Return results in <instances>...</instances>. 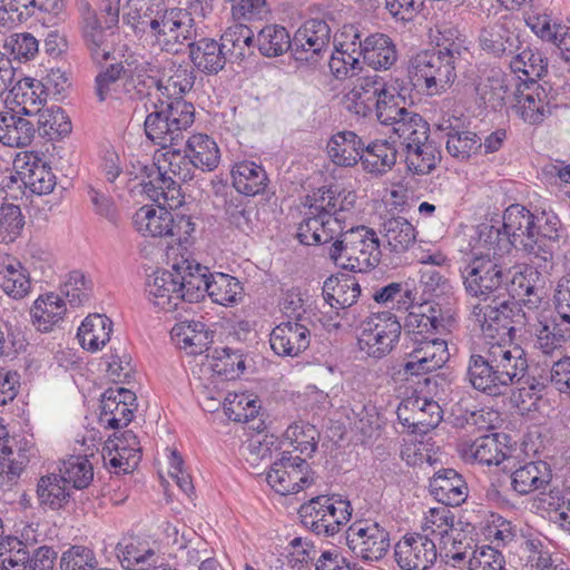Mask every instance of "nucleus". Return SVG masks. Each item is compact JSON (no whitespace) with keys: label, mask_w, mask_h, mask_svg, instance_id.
<instances>
[{"label":"nucleus","mask_w":570,"mask_h":570,"mask_svg":"<svg viewBox=\"0 0 570 570\" xmlns=\"http://www.w3.org/2000/svg\"><path fill=\"white\" fill-rule=\"evenodd\" d=\"M396 148L387 140H376L363 147V169L375 176L390 171L396 163Z\"/></svg>","instance_id":"a19ab883"},{"label":"nucleus","mask_w":570,"mask_h":570,"mask_svg":"<svg viewBox=\"0 0 570 570\" xmlns=\"http://www.w3.org/2000/svg\"><path fill=\"white\" fill-rule=\"evenodd\" d=\"M360 294V285L353 278L330 277L323 285L324 299L334 309H345L352 306Z\"/></svg>","instance_id":"a18cd8bd"},{"label":"nucleus","mask_w":570,"mask_h":570,"mask_svg":"<svg viewBox=\"0 0 570 570\" xmlns=\"http://www.w3.org/2000/svg\"><path fill=\"white\" fill-rule=\"evenodd\" d=\"M209 366L215 374L226 380H235L245 370V358L238 350L215 348L210 356Z\"/></svg>","instance_id":"de8ad7c7"},{"label":"nucleus","mask_w":570,"mask_h":570,"mask_svg":"<svg viewBox=\"0 0 570 570\" xmlns=\"http://www.w3.org/2000/svg\"><path fill=\"white\" fill-rule=\"evenodd\" d=\"M174 104L170 100L164 107L163 102L160 109L149 114L145 120L147 137L160 146L155 154L156 175H158V159L161 155L170 160L175 176L178 175V149L175 144L178 137V117L174 112Z\"/></svg>","instance_id":"f8f14e48"},{"label":"nucleus","mask_w":570,"mask_h":570,"mask_svg":"<svg viewBox=\"0 0 570 570\" xmlns=\"http://www.w3.org/2000/svg\"><path fill=\"white\" fill-rule=\"evenodd\" d=\"M136 409V395L125 387H109L100 401V423L110 429L129 424Z\"/></svg>","instance_id":"aec40b11"},{"label":"nucleus","mask_w":570,"mask_h":570,"mask_svg":"<svg viewBox=\"0 0 570 570\" xmlns=\"http://www.w3.org/2000/svg\"><path fill=\"white\" fill-rule=\"evenodd\" d=\"M185 158L202 169L213 170L219 161V150L216 142L207 135H193L186 142Z\"/></svg>","instance_id":"79ce46f5"},{"label":"nucleus","mask_w":570,"mask_h":570,"mask_svg":"<svg viewBox=\"0 0 570 570\" xmlns=\"http://www.w3.org/2000/svg\"><path fill=\"white\" fill-rule=\"evenodd\" d=\"M83 38L91 53L92 59L101 63L109 58L110 46L106 38V32L101 28L97 13L88 6L82 8Z\"/></svg>","instance_id":"ea45409f"},{"label":"nucleus","mask_w":570,"mask_h":570,"mask_svg":"<svg viewBox=\"0 0 570 570\" xmlns=\"http://www.w3.org/2000/svg\"><path fill=\"white\" fill-rule=\"evenodd\" d=\"M407 168L417 175L431 173L441 159L439 149L428 139L406 149Z\"/></svg>","instance_id":"3c124183"},{"label":"nucleus","mask_w":570,"mask_h":570,"mask_svg":"<svg viewBox=\"0 0 570 570\" xmlns=\"http://www.w3.org/2000/svg\"><path fill=\"white\" fill-rule=\"evenodd\" d=\"M331 28L324 20L309 19L294 35V52L298 60L318 57L330 48Z\"/></svg>","instance_id":"412c9836"},{"label":"nucleus","mask_w":570,"mask_h":570,"mask_svg":"<svg viewBox=\"0 0 570 570\" xmlns=\"http://www.w3.org/2000/svg\"><path fill=\"white\" fill-rule=\"evenodd\" d=\"M206 293L213 303L224 307H234L243 301L244 287L236 277L217 273L210 276Z\"/></svg>","instance_id":"37998d69"},{"label":"nucleus","mask_w":570,"mask_h":570,"mask_svg":"<svg viewBox=\"0 0 570 570\" xmlns=\"http://www.w3.org/2000/svg\"><path fill=\"white\" fill-rule=\"evenodd\" d=\"M395 561L403 570H426L436 560V547L426 535H405L394 549Z\"/></svg>","instance_id":"6ab92c4d"},{"label":"nucleus","mask_w":570,"mask_h":570,"mask_svg":"<svg viewBox=\"0 0 570 570\" xmlns=\"http://www.w3.org/2000/svg\"><path fill=\"white\" fill-rule=\"evenodd\" d=\"M346 543L356 557L377 561L389 551L390 535L377 522L356 521L347 528Z\"/></svg>","instance_id":"ddd939ff"},{"label":"nucleus","mask_w":570,"mask_h":570,"mask_svg":"<svg viewBox=\"0 0 570 570\" xmlns=\"http://www.w3.org/2000/svg\"><path fill=\"white\" fill-rule=\"evenodd\" d=\"M188 57L195 68L203 72L216 73L225 66L226 58L222 47L215 40L200 39L188 42Z\"/></svg>","instance_id":"c9c22d12"},{"label":"nucleus","mask_w":570,"mask_h":570,"mask_svg":"<svg viewBox=\"0 0 570 570\" xmlns=\"http://www.w3.org/2000/svg\"><path fill=\"white\" fill-rule=\"evenodd\" d=\"M234 188L245 196H256L263 193L268 183L265 169L254 161H240L232 169Z\"/></svg>","instance_id":"72a5a7b5"},{"label":"nucleus","mask_w":570,"mask_h":570,"mask_svg":"<svg viewBox=\"0 0 570 570\" xmlns=\"http://www.w3.org/2000/svg\"><path fill=\"white\" fill-rule=\"evenodd\" d=\"M35 14V0H0V27L10 30Z\"/></svg>","instance_id":"052dcab7"},{"label":"nucleus","mask_w":570,"mask_h":570,"mask_svg":"<svg viewBox=\"0 0 570 570\" xmlns=\"http://www.w3.org/2000/svg\"><path fill=\"white\" fill-rule=\"evenodd\" d=\"M330 248L334 263L351 272H366L380 261L379 239L365 226H351Z\"/></svg>","instance_id":"0eeeda50"},{"label":"nucleus","mask_w":570,"mask_h":570,"mask_svg":"<svg viewBox=\"0 0 570 570\" xmlns=\"http://www.w3.org/2000/svg\"><path fill=\"white\" fill-rule=\"evenodd\" d=\"M177 271L159 268L147 284V294L149 302L158 312L170 315L176 320L178 307V282Z\"/></svg>","instance_id":"b1692460"},{"label":"nucleus","mask_w":570,"mask_h":570,"mask_svg":"<svg viewBox=\"0 0 570 570\" xmlns=\"http://www.w3.org/2000/svg\"><path fill=\"white\" fill-rule=\"evenodd\" d=\"M141 446L137 435L130 431L115 433L102 448V459L116 473H128L139 463Z\"/></svg>","instance_id":"a211bd4d"},{"label":"nucleus","mask_w":570,"mask_h":570,"mask_svg":"<svg viewBox=\"0 0 570 570\" xmlns=\"http://www.w3.org/2000/svg\"><path fill=\"white\" fill-rule=\"evenodd\" d=\"M36 495L40 507L59 510L68 503L70 490L60 473H48L39 478Z\"/></svg>","instance_id":"58836bf2"},{"label":"nucleus","mask_w":570,"mask_h":570,"mask_svg":"<svg viewBox=\"0 0 570 570\" xmlns=\"http://www.w3.org/2000/svg\"><path fill=\"white\" fill-rule=\"evenodd\" d=\"M462 277L466 292L479 301L502 293V266L495 261L468 258Z\"/></svg>","instance_id":"4468645a"},{"label":"nucleus","mask_w":570,"mask_h":570,"mask_svg":"<svg viewBox=\"0 0 570 570\" xmlns=\"http://www.w3.org/2000/svg\"><path fill=\"white\" fill-rule=\"evenodd\" d=\"M256 45L265 57H278L291 48L287 30L278 24H267L257 33Z\"/></svg>","instance_id":"09e8293b"},{"label":"nucleus","mask_w":570,"mask_h":570,"mask_svg":"<svg viewBox=\"0 0 570 570\" xmlns=\"http://www.w3.org/2000/svg\"><path fill=\"white\" fill-rule=\"evenodd\" d=\"M180 340L183 347L189 355L204 353L212 343V336L205 324L196 321L180 322Z\"/></svg>","instance_id":"864d4df0"},{"label":"nucleus","mask_w":570,"mask_h":570,"mask_svg":"<svg viewBox=\"0 0 570 570\" xmlns=\"http://www.w3.org/2000/svg\"><path fill=\"white\" fill-rule=\"evenodd\" d=\"M31 320L33 326L43 333L50 332L63 318L66 302L56 293L40 295L32 304Z\"/></svg>","instance_id":"473e14b6"},{"label":"nucleus","mask_w":570,"mask_h":570,"mask_svg":"<svg viewBox=\"0 0 570 570\" xmlns=\"http://www.w3.org/2000/svg\"><path fill=\"white\" fill-rule=\"evenodd\" d=\"M13 108L0 112V144L10 148H26L33 141V124Z\"/></svg>","instance_id":"a878e982"},{"label":"nucleus","mask_w":570,"mask_h":570,"mask_svg":"<svg viewBox=\"0 0 570 570\" xmlns=\"http://www.w3.org/2000/svg\"><path fill=\"white\" fill-rule=\"evenodd\" d=\"M309 330L299 322H284L271 333L272 350L281 356H297L309 346Z\"/></svg>","instance_id":"393cba45"},{"label":"nucleus","mask_w":570,"mask_h":570,"mask_svg":"<svg viewBox=\"0 0 570 570\" xmlns=\"http://www.w3.org/2000/svg\"><path fill=\"white\" fill-rule=\"evenodd\" d=\"M24 218L21 208L11 203L0 204V243H13L21 234Z\"/></svg>","instance_id":"0e129e2a"},{"label":"nucleus","mask_w":570,"mask_h":570,"mask_svg":"<svg viewBox=\"0 0 570 570\" xmlns=\"http://www.w3.org/2000/svg\"><path fill=\"white\" fill-rule=\"evenodd\" d=\"M363 147V140L354 131L342 130L330 138L326 151L334 165L354 167L361 161Z\"/></svg>","instance_id":"c85d7f7f"},{"label":"nucleus","mask_w":570,"mask_h":570,"mask_svg":"<svg viewBox=\"0 0 570 570\" xmlns=\"http://www.w3.org/2000/svg\"><path fill=\"white\" fill-rule=\"evenodd\" d=\"M528 370L524 350L512 338L485 341L483 354H472L468 365L471 385L489 395H501Z\"/></svg>","instance_id":"f03ea898"},{"label":"nucleus","mask_w":570,"mask_h":570,"mask_svg":"<svg viewBox=\"0 0 570 570\" xmlns=\"http://www.w3.org/2000/svg\"><path fill=\"white\" fill-rule=\"evenodd\" d=\"M47 94L42 81L33 78H23L10 89L9 105L16 112L30 116L41 111L40 106L46 101Z\"/></svg>","instance_id":"c756f323"},{"label":"nucleus","mask_w":570,"mask_h":570,"mask_svg":"<svg viewBox=\"0 0 570 570\" xmlns=\"http://www.w3.org/2000/svg\"><path fill=\"white\" fill-rule=\"evenodd\" d=\"M71 121L60 107H49L39 111L38 131L49 139L57 140L71 131Z\"/></svg>","instance_id":"8fccbe9b"},{"label":"nucleus","mask_w":570,"mask_h":570,"mask_svg":"<svg viewBox=\"0 0 570 570\" xmlns=\"http://www.w3.org/2000/svg\"><path fill=\"white\" fill-rule=\"evenodd\" d=\"M470 257L483 258L501 263V258L509 253L510 242L499 226L489 223L478 225L470 239Z\"/></svg>","instance_id":"5701e85b"},{"label":"nucleus","mask_w":570,"mask_h":570,"mask_svg":"<svg viewBox=\"0 0 570 570\" xmlns=\"http://www.w3.org/2000/svg\"><path fill=\"white\" fill-rule=\"evenodd\" d=\"M403 370L409 375H422L441 368L449 360L448 344L436 337L411 338Z\"/></svg>","instance_id":"2eb2a0df"},{"label":"nucleus","mask_w":570,"mask_h":570,"mask_svg":"<svg viewBox=\"0 0 570 570\" xmlns=\"http://www.w3.org/2000/svg\"><path fill=\"white\" fill-rule=\"evenodd\" d=\"M61 293L71 306L78 307L90 299L91 283L83 273L73 271L62 284Z\"/></svg>","instance_id":"774afa93"},{"label":"nucleus","mask_w":570,"mask_h":570,"mask_svg":"<svg viewBox=\"0 0 570 570\" xmlns=\"http://www.w3.org/2000/svg\"><path fill=\"white\" fill-rule=\"evenodd\" d=\"M383 242L394 253H404L416 240L414 226L404 217H392L385 220L381 229Z\"/></svg>","instance_id":"c03bdc74"},{"label":"nucleus","mask_w":570,"mask_h":570,"mask_svg":"<svg viewBox=\"0 0 570 570\" xmlns=\"http://www.w3.org/2000/svg\"><path fill=\"white\" fill-rule=\"evenodd\" d=\"M395 100L396 96L377 75L356 78L344 96V105L350 112L366 117L375 110L379 121L381 111L389 109Z\"/></svg>","instance_id":"9d476101"},{"label":"nucleus","mask_w":570,"mask_h":570,"mask_svg":"<svg viewBox=\"0 0 570 570\" xmlns=\"http://www.w3.org/2000/svg\"><path fill=\"white\" fill-rule=\"evenodd\" d=\"M284 439L295 451L308 456L316 449L318 432L314 425L295 423L286 429Z\"/></svg>","instance_id":"e2e57ef3"},{"label":"nucleus","mask_w":570,"mask_h":570,"mask_svg":"<svg viewBox=\"0 0 570 570\" xmlns=\"http://www.w3.org/2000/svg\"><path fill=\"white\" fill-rule=\"evenodd\" d=\"M535 278H538V272L532 268H525L524 271L515 272L511 279V295L529 309L537 308L541 302Z\"/></svg>","instance_id":"49530a36"},{"label":"nucleus","mask_w":570,"mask_h":570,"mask_svg":"<svg viewBox=\"0 0 570 570\" xmlns=\"http://www.w3.org/2000/svg\"><path fill=\"white\" fill-rule=\"evenodd\" d=\"M458 41L438 42L436 50H423L410 60L409 77L412 83L430 96L445 92L456 78L455 61L461 56Z\"/></svg>","instance_id":"39448f33"},{"label":"nucleus","mask_w":570,"mask_h":570,"mask_svg":"<svg viewBox=\"0 0 570 570\" xmlns=\"http://www.w3.org/2000/svg\"><path fill=\"white\" fill-rule=\"evenodd\" d=\"M13 168L21 184L31 194L48 195L57 184L51 166L39 154L20 151L13 159Z\"/></svg>","instance_id":"dca6fc26"},{"label":"nucleus","mask_w":570,"mask_h":570,"mask_svg":"<svg viewBox=\"0 0 570 570\" xmlns=\"http://www.w3.org/2000/svg\"><path fill=\"white\" fill-rule=\"evenodd\" d=\"M430 491L442 504L455 507L468 497V487L462 476L453 469L436 472L430 481Z\"/></svg>","instance_id":"cd10ccee"},{"label":"nucleus","mask_w":570,"mask_h":570,"mask_svg":"<svg viewBox=\"0 0 570 570\" xmlns=\"http://www.w3.org/2000/svg\"><path fill=\"white\" fill-rule=\"evenodd\" d=\"M150 27L163 49L176 51L175 46L178 41V11L176 9L166 10L159 19L151 20Z\"/></svg>","instance_id":"69168bd1"},{"label":"nucleus","mask_w":570,"mask_h":570,"mask_svg":"<svg viewBox=\"0 0 570 570\" xmlns=\"http://www.w3.org/2000/svg\"><path fill=\"white\" fill-rule=\"evenodd\" d=\"M505 236L517 250L525 254L535 268H546L553 259L554 248L561 238V223L556 215H533L525 207L514 204L503 214Z\"/></svg>","instance_id":"7ed1b4c3"},{"label":"nucleus","mask_w":570,"mask_h":570,"mask_svg":"<svg viewBox=\"0 0 570 570\" xmlns=\"http://www.w3.org/2000/svg\"><path fill=\"white\" fill-rule=\"evenodd\" d=\"M256 396L247 393H228L224 400L226 415L235 422H248L258 413Z\"/></svg>","instance_id":"6e6d98bb"},{"label":"nucleus","mask_w":570,"mask_h":570,"mask_svg":"<svg viewBox=\"0 0 570 570\" xmlns=\"http://www.w3.org/2000/svg\"><path fill=\"white\" fill-rule=\"evenodd\" d=\"M480 43L483 49L494 55H502L512 50L514 37L503 23L495 22L482 29Z\"/></svg>","instance_id":"bf43d9fd"},{"label":"nucleus","mask_w":570,"mask_h":570,"mask_svg":"<svg viewBox=\"0 0 570 570\" xmlns=\"http://www.w3.org/2000/svg\"><path fill=\"white\" fill-rule=\"evenodd\" d=\"M362 58L373 69H389L397 58L393 41L383 33H373L363 41Z\"/></svg>","instance_id":"4c0bfd02"},{"label":"nucleus","mask_w":570,"mask_h":570,"mask_svg":"<svg viewBox=\"0 0 570 570\" xmlns=\"http://www.w3.org/2000/svg\"><path fill=\"white\" fill-rule=\"evenodd\" d=\"M481 147V138L473 131H454L448 135L446 150L459 160L470 159Z\"/></svg>","instance_id":"338daca9"},{"label":"nucleus","mask_w":570,"mask_h":570,"mask_svg":"<svg viewBox=\"0 0 570 570\" xmlns=\"http://www.w3.org/2000/svg\"><path fill=\"white\" fill-rule=\"evenodd\" d=\"M383 110L381 111L380 122L392 128V131L404 144L405 149L422 144L429 138L428 122L419 114L399 107L397 100L389 109Z\"/></svg>","instance_id":"f3484780"},{"label":"nucleus","mask_w":570,"mask_h":570,"mask_svg":"<svg viewBox=\"0 0 570 570\" xmlns=\"http://www.w3.org/2000/svg\"><path fill=\"white\" fill-rule=\"evenodd\" d=\"M118 558L121 564L129 570H144L148 560L154 557L155 551L147 542L129 540L118 546Z\"/></svg>","instance_id":"680f3d73"},{"label":"nucleus","mask_w":570,"mask_h":570,"mask_svg":"<svg viewBox=\"0 0 570 570\" xmlns=\"http://www.w3.org/2000/svg\"><path fill=\"white\" fill-rule=\"evenodd\" d=\"M59 473L66 483H71L76 489L87 488L94 479V469L86 456H70L61 462Z\"/></svg>","instance_id":"5fc2aeb1"},{"label":"nucleus","mask_w":570,"mask_h":570,"mask_svg":"<svg viewBox=\"0 0 570 570\" xmlns=\"http://www.w3.org/2000/svg\"><path fill=\"white\" fill-rule=\"evenodd\" d=\"M220 41L222 51L226 50L230 57L242 59L254 42V33L246 24L234 23L225 30Z\"/></svg>","instance_id":"603ef678"},{"label":"nucleus","mask_w":570,"mask_h":570,"mask_svg":"<svg viewBox=\"0 0 570 570\" xmlns=\"http://www.w3.org/2000/svg\"><path fill=\"white\" fill-rule=\"evenodd\" d=\"M551 109L548 90L539 83L527 86L517 96L515 110L529 124L542 122Z\"/></svg>","instance_id":"bb28decb"},{"label":"nucleus","mask_w":570,"mask_h":570,"mask_svg":"<svg viewBox=\"0 0 570 570\" xmlns=\"http://www.w3.org/2000/svg\"><path fill=\"white\" fill-rule=\"evenodd\" d=\"M357 331L358 350L368 357L382 358L396 346L402 326L394 314L381 312L364 318Z\"/></svg>","instance_id":"1a4fd4ad"},{"label":"nucleus","mask_w":570,"mask_h":570,"mask_svg":"<svg viewBox=\"0 0 570 570\" xmlns=\"http://www.w3.org/2000/svg\"><path fill=\"white\" fill-rule=\"evenodd\" d=\"M353 508L340 494L317 495L299 508L302 522L318 535L333 537L352 518Z\"/></svg>","instance_id":"6e6552de"},{"label":"nucleus","mask_w":570,"mask_h":570,"mask_svg":"<svg viewBox=\"0 0 570 570\" xmlns=\"http://www.w3.org/2000/svg\"><path fill=\"white\" fill-rule=\"evenodd\" d=\"M171 163L159 156L158 175L140 178L142 191L156 204L144 205L132 216L135 230L145 238L157 239L160 263L178 269V187Z\"/></svg>","instance_id":"f257e3e1"},{"label":"nucleus","mask_w":570,"mask_h":570,"mask_svg":"<svg viewBox=\"0 0 570 570\" xmlns=\"http://www.w3.org/2000/svg\"><path fill=\"white\" fill-rule=\"evenodd\" d=\"M212 275L207 266L195 259L180 262V298L190 303L203 299Z\"/></svg>","instance_id":"7c9ffc66"},{"label":"nucleus","mask_w":570,"mask_h":570,"mask_svg":"<svg viewBox=\"0 0 570 570\" xmlns=\"http://www.w3.org/2000/svg\"><path fill=\"white\" fill-rule=\"evenodd\" d=\"M429 314L425 312L411 311L405 320V327L412 333L411 338L431 337V335L443 327V321L438 315V309L428 306Z\"/></svg>","instance_id":"13d9d810"},{"label":"nucleus","mask_w":570,"mask_h":570,"mask_svg":"<svg viewBox=\"0 0 570 570\" xmlns=\"http://www.w3.org/2000/svg\"><path fill=\"white\" fill-rule=\"evenodd\" d=\"M550 481L549 465L543 461L528 462L511 474L512 489L529 494L543 489Z\"/></svg>","instance_id":"e433bc0d"},{"label":"nucleus","mask_w":570,"mask_h":570,"mask_svg":"<svg viewBox=\"0 0 570 570\" xmlns=\"http://www.w3.org/2000/svg\"><path fill=\"white\" fill-rule=\"evenodd\" d=\"M548 62L539 51L531 48L523 49L510 61L511 70L519 78L525 76L528 79L540 78L547 71Z\"/></svg>","instance_id":"4d7b16f0"},{"label":"nucleus","mask_w":570,"mask_h":570,"mask_svg":"<svg viewBox=\"0 0 570 570\" xmlns=\"http://www.w3.org/2000/svg\"><path fill=\"white\" fill-rule=\"evenodd\" d=\"M0 288L10 297L21 299L31 289L29 272L16 257H0Z\"/></svg>","instance_id":"2f4dec72"},{"label":"nucleus","mask_w":570,"mask_h":570,"mask_svg":"<svg viewBox=\"0 0 570 570\" xmlns=\"http://www.w3.org/2000/svg\"><path fill=\"white\" fill-rule=\"evenodd\" d=\"M112 322L101 314H90L78 328V340L82 348L89 352L101 350L109 341Z\"/></svg>","instance_id":"f704fd0d"},{"label":"nucleus","mask_w":570,"mask_h":570,"mask_svg":"<svg viewBox=\"0 0 570 570\" xmlns=\"http://www.w3.org/2000/svg\"><path fill=\"white\" fill-rule=\"evenodd\" d=\"M472 315L485 341L513 338L527 324L528 317L519 302H509L501 295L481 299L473 305Z\"/></svg>","instance_id":"423d86ee"},{"label":"nucleus","mask_w":570,"mask_h":570,"mask_svg":"<svg viewBox=\"0 0 570 570\" xmlns=\"http://www.w3.org/2000/svg\"><path fill=\"white\" fill-rule=\"evenodd\" d=\"M265 480L269 488L281 495L298 493L314 482L306 460L286 450L272 463Z\"/></svg>","instance_id":"9b49d317"},{"label":"nucleus","mask_w":570,"mask_h":570,"mask_svg":"<svg viewBox=\"0 0 570 570\" xmlns=\"http://www.w3.org/2000/svg\"><path fill=\"white\" fill-rule=\"evenodd\" d=\"M507 439L505 434L493 433L478 438L473 442H463L459 445L460 456L468 463L499 465L509 452Z\"/></svg>","instance_id":"4be33fe9"},{"label":"nucleus","mask_w":570,"mask_h":570,"mask_svg":"<svg viewBox=\"0 0 570 570\" xmlns=\"http://www.w3.org/2000/svg\"><path fill=\"white\" fill-rule=\"evenodd\" d=\"M356 204L357 195L354 190L323 191L309 206L308 216L299 224L298 240L304 245L332 242L354 222L357 214Z\"/></svg>","instance_id":"20e7f679"}]
</instances>
